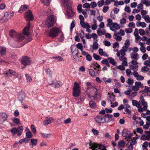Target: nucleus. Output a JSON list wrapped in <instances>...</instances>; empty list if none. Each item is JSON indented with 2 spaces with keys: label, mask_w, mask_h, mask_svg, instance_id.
Returning <instances> with one entry per match:
<instances>
[{
  "label": "nucleus",
  "mask_w": 150,
  "mask_h": 150,
  "mask_svg": "<svg viewBox=\"0 0 150 150\" xmlns=\"http://www.w3.org/2000/svg\"><path fill=\"white\" fill-rule=\"evenodd\" d=\"M86 88L84 89V94L87 95L88 98H90L93 94L94 93V97H95L97 89L95 87L91 84V83L87 82L86 83Z\"/></svg>",
  "instance_id": "nucleus-1"
},
{
  "label": "nucleus",
  "mask_w": 150,
  "mask_h": 150,
  "mask_svg": "<svg viewBox=\"0 0 150 150\" xmlns=\"http://www.w3.org/2000/svg\"><path fill=\"white\" fill-rule=\"evenodd\" d=\"M9 35L11 38L14 39L18 42L21 41L23 40L25 37L24 34L17 33L13 30H11L9 32Z\"/></svg>",
  "instance_id": "nucleus-2"
},
{
  "label": "nucleus",
  "mask_w": 150,
  "mask_h": 150,
  "mask_svg": "<svg viewBox=\"0 0 150 150\" xmlns=\"http://www.w3.org/2000/svg\"><path fill=\"white\" fill-rule=\"evenodd\" d=\"M56 21V17L53 15H51L48 17L45 23V26L49 28L52 26Z\"/></svg>",
  "instance_id": "nucleus-3"
},
{
  "label": "nucleus",
  "mask_w": 150,
  "mask_h": 150,
  "mask_svg": "<svg viewBox=\"0 0 150 150\" xmlns=\"http://www.w3.org/2000/svg\"><path fill=\"white\" fill-rule=\"evenodd\" d=\"M80 86L79 83L75 82L73 88V95L74 97H78L81 93Z\"/></svg>",
  "instance_id": "nucleus-4"
},
{
  "label": "nucleus",
  "mask_w": 150,
  "mask_h": 150,
  "mask_svg": "<svg viewBox=\"0 0 150 150\" xmlns=\"http://www.w3.org/2000/svg\"><path fill=\"white\" fill-rule=\"evenodd\" d=\"M61 32V31L59 28L54 27L49 31L48 35L52 38H54L58 36L59 34Z\"/></svg>",
  "instance_id": "nucleus-5"
},
{
  "label": "nucleus",
  "mask_w": 150,
  "mask_h": 150,
  "mask_svg": "<svg viewBox=\"0 0 150 150\" xmlns=\"http://www.w3.org/2000/svg\"><path fill=\"white\" fill-rule=\"evenodd\" d=\"M89 146H90L89 148L90 149H92V150H107L106 149L105 147L103 145L100 144L99 146L98 149H96L98 146V145L95 143H92L91 141L89 143Z\"/></svg>",
  "instance_id": "nucleus-6"
},
{
  "label": "nucleus",
  "mask_w": 150,
  "mask_h": 150,
  "mask_svg": "<svg viewBox=\"0 0 150 150\" xmlns=\"http://www.w3.org/2000/svg\"><path fill=\"white\" fill-rule=\"evenodd\" d=\"M140 102L142 103V105L143 106V108L141 106H140L139 108H138V111L140 112H143L144 111H146L147 110V103L145 101L142 96L140 100Z\"/></svg>",
  "instance_id": "nucleus-7"
},
{
  "label": "nucleus",
  "mask_w": 150,
  "mask_h": 150,
  "mask_svg": "<svg viewBox=\"0 0 150 150\" xmlns=\"http://www.w3.org/2000/svg\"><path fill=\"white\" fill-rule=\"evenodd\" d=\"M71 4H66L65 7L66 8L67 10H66L67 13L66 14L69 18H70L74 14V13L72 10Z\"/></svg>",
  "instance_id": "nucleus-8"
},
{
  "label": "nucleus",
  "mask_w": 150,
  "mask_h": 150,
  "mask_svg": "<svg viewBox=\"0 0 150 150\" xmlns=\"http://www.w3.org/2000/svg\"><path fill=\"white\" fill-rule=\"evenodd\" d=\"M130 88H132V90L137 91L139 90L140 88H142L143 87V84L140 81H137L135 83V85L134 86H129Z\"/></svg>",
  "instance_id": "nucleus-9"
},
{
  "label": "nucleus",
  "mask_w": 150,
  "mask_h": 150,
  "mask_svg": "<svg viewBox=\"0 0 150 150\" xmlns=\"http://www.w3.org/2000/svg\"><path fill=\"white\" fill-rule=\"evenodd\" d=\"M21 63L24 66V67H22V69L24 68L27 65L30 64L31 62L30 60V58L27 56L23 57L21 60Z\"/></svg>",
  "instance_id": "nucleus-10"
},
{
  "label": "nucleus",
  "mask_w": 150,
  "mask_h": 150,
  "mask_svg": "<svg viewBox=\"0 0 150 150\" xmlns=\"http://www.w3.org/2000/svg\"><path fill=\"white\" fill-rule=\"evenodd\" d=\"M133 134L132 133H130L128 131L126 130H123L122 134V136L125 137L126 139H128L129 140L131 139Z\"/></svg>",
  "instance_id": "nucleus-11"
},
{
  "label": "nucleus",
  "mask_w": 150,
  "mask_h": 150,
  "mask_svg": "<svg viewBox=\"0 0 150 150\" xmlns=\"http://www.w3.org/2000/svg\"><path fill=\"white\" fill-rule=\"evenodd\" d=\"M104 123H108L113 120V116L111 115L105 114L104 116Z\"/></svg>",
  "instance_id": "nucleus-12"
},
{
  "label": "nucleus",
  "mask_w": 150,
  "mask_h": 150,
  "mask_svg": "<svg viewBox=\"0 0 150 150\" xmlns=\"http://www.w3.org/2000/svg\"><path fill=\"white\" fill-rule=\"evenodd\" d=\"M94 119L96 122L99 124H104V116L103 115H98L95 117Z\"/></svg>",
  "instance_id": "nucleus-13"
},
{
  "label": "nucleus",
  "mask_w": 150,
  "mask_h": 150,
  "mask_svg": "<svg viewBox=\"0 0 150 150\" xmlns=\"http://www.w3.org/2000/svg\"><path fill=\"white\" fill-rule=\"evenodd\" d=\"M125 55L120 56H117L119 57V59L121 61H122V65L123 66L126 67L128 66L127 62V59L126 57H125Z\"/></svg>",
  "instance_id": "nucleus-14"
},
{
  "label": "nucleus",
  "mask_w": 150,
  "mask_h": 150,
  "mask_svg": "<svg viewBox=\"0 0 150 150\" xmlns=\"http://www.w3.org/2000/svg\"><path fill=\"white\" fill-rule=\"evenodd\" d=\"M25 97V93L23 91H21L18 94V99L21 102L24 99Z\"/></svg>",
  "instance_id": "nucleus-15"
},
{
  "label": "nucleus",
  "mask_w": 150,
  "mask_h": 150,
  "mask_svg": "<svg viewBox=\"0 0 150 150\" xmlns=\"http://www.w3.org/2000/svg\"><path fill=\"white\" fill-rule=\"evenodd\" d=\"M53 119L51 117H46L45 119L43 121V124L45 126H46L50 124L51 123V122L53 121Z\"/></svg>",
  "instance_id": "nucleus-16"
},
{
  "label": "nucleus",
  "mask_w": 150,
  "mask_h": 150,
  "mask_svg": "<svg viewBox=\"0 0 150 150\" xmlns=\"http://www.w3.org/2000/svg\"><path fill=\"white\" fill-rule=\"evenodd\" d=\"M71 54L73 55V54H75V56H74V58L78 57V50L76 47L75 46H72L71 47Z\"/></svg>",
  "instance_id": "nucleus-17"
},
{
  "label": "nucleus",
  "mask_w": 150,
  "mask_h": 150,
  "mask_svg": "<svg viewBox=\"0 0 150 150\" xmlns=\"http://www.w3.org/2000/svg\"><path fill=\"white\" fill-rule=\"evenodd\" d=\"M25 17L26 20H31L33 18V15L30 11L29 10L26 12Z\"/></svg>",
  "instance_id": "nucleus-18"
},
{
  "label": "nucleus",
  "mask_w": 150,
  "mask_h": 150,
  "mask_svg": "<svg viewBox=\"0 0 150 150\" xmlns=\"http://www.w3.org/2000/svg\"><path fill=\"white\" fill-rule=\"evenodd\" d=\"M30 26V22L28 23V25L27 27H25L23 30V33L24 35H29L30 33L29 32V30Z\"/></svg>",
  "instance_id": "nucleus-19"
},
{
  "label": "nucleus",
  "mask_w": 150,
  "mask_h": 150,
  "mask_svg": "<svg viewBox=\"0 0 150 150\" xmlns=\"http://www.w3.org/2000/svg\"><path fill=\"white\" fill-rule=\"evenodd\" d=\"M5 74L6 75V76H5L6 77L11 76V75L15 76H16L17 77H18V75L15 72L13 71L10 69H9Z\"/></svg>",
  "instance_id": "nucleus-20"
},
{
  "label": "nucleus",
  "mask_w": 150,
  "mask_h": 150,
  "mask_svg": "<svg viewBox=\"0 0 150 150\" xmlns=\"http://www.w3.org/2000/svg\"><path fill=\"white\" fill-rule=\"evenodd\" d=\"M130 57L131 59L133 60H138L139 58L138 54L134 52H132L131 53Z\"/></svg>",
  "instance_id": "nucleus-21"
},
{
  "label": "nucleus",
  "mask_w": 150,
  "mask_h": 150,
  "mask_svg": "<svg viewBox=\"0 0 150 150\" xmlns=\"http://www.w3.org/2000/svg\"><path fill=\"white\" fill-rule=\"evenodd\" d=\"M14 13L13 11L6 12L5 13L4 15L8 19L11 18L14 15Z\"/></svg>",
  "instance_id": "nucleus-22"
},
{
  "label": "nucleus",
  "mask_w": 150,
  "mask_h": 150,
  "mask_svg": "<svg viewBox=\"0 0 150 150\" xmlns=\"http://www.w3.org/2000/svg\"><path fill=\"white\" fill-rule=\"evenodd\" d=\"M90 67L93 68L95 70H96L97 69L98 71H99L100 70V66L97 62L93 63L92 65Z\"/></svg>",
  "instance_id": "nucleus-23"
},
{
  "label": "nucleus",
  "mask_w": 150,
  "mask_h": 150,
  "mask_svg": "<svg viewBox=\"0 0 150 150\" xmlns=\"http://www.w3.org/2000/svg\"><path fill=\"white\" fill-rule=\"evenodd\" d=\"M98 41V40H96L95 41H93V45L92 46H91V47H92V49H93V50H91L92 51H93V50H97L98 49L99 45L97 42Z\"/></svg>",
  "instance_id": "nucleus-24"
},
{
  "label": "nucleus",
  "mask_w": 150,
  "mask_h": 150,
  "mask_svg": "<svg viewBox=\"0 0 150 150\" xmlns=\"http://www.w3.org/2000/svg\"><path fill=\"white\" fill-rule=\"evenodd\" d=\"M134 35L135 36V39L137 41L139 40V39L141 38V37L139 35V30L137 28H135Z\"/></svg>",
  "instance_id": "nucleus-25"
},
{
  "label": "nucleus",
  "mask_w": 150,
  "mask_h": 150,
  "mask_svg": "<svg viewBox=\"0 0 150 150\" xmlns=\"http://www.w3.org/2000/svg\"><path fill=\"white\" fill-rule=\"evenodd\" d=\"M111 27V28L110 29L113 31L115 30H118L120 28V27L119 25L116 23H113Z\"/></svg>",
  "instance_id": "nucleus-26"
},
{
  "label": "nucleus",
  "mask_w": 150,
  "mask_h": 150,
  "mask_svg": "<svg viewBox=\"0 0 150 150\" xmlns=\"http://www.w3.org/2000/svg\"><path fill=\"white\" fill-rule=\"evenodd\" d=\"M136 25L137 27L141 26L142 28H144L146 26V24L144 22H140L139 21H137L136 23Z\"/></svg>",
  "instance_id": "nucleus-27"
},
{
  "label": "nucleus",
  "mask_w": 150,
  "mask_h": 150,
  "mask_svg": "<svg viewBox=\"0 0 150 150\" xmlns=\"http://www.w3.org/2000/svg\"><path fill=\"white\" fill-rule=\"evenodd\" d=\"M23 130V128L22 126H19L17 128L16 134L20 136Z\"/></svg>",
  "instance_id": "nucleus-28"
},
{
  "label": "nucleus",
  "mask_w": 150,
  "mask_h": 150,
  "mask_svg": "<svg viewBox=\"0 0 150 150\" xmlns=\"http://www.w3.org/2000/svg\"><path fill=\"white\" fill-rule=\"evenodd\" d=\"M49 83L50 85H54V86H53L56 87L57 88H59L62 85L60 82L59 81H57L56 82L54 81L52 83Z\"/></svg>",
  "instance_id": "nucleus-29"
},
{
  "label": "nucleus",
  "mask_w": 150,
  "mask_h": 150,
  "mask_svg": "<svg viewBox=\"0 0 150 150\" xmlns=\"http://www.w3.org/2000/svg\"><path fill=\"white\" fill-rule=\"evenodd\" d=\"M98 51L99 54L101 56H103L105 57H107L108 56L107 53L105 52H104L103 49L101 48H100Z\"/></svg>",
  "instance_id": "nucleus-30"
},
{
  "label": "nucleus",
  "mask_w": 150,
  "mask_h": 150,
  "mask_svg": "<svg viewBox=\"0 0 150 150\" xmlns=\"http://www.w3.org/2000/svg\"><path fill=\"white\" fill-rule=\"evenodd\" d=\"M81 25L84 28H90L91 26L88 23H85L84 22H82L80 23Z\"/></svg>",
  "instance_id": "nucleus-31"
},
{
  "label": "nucleus",
  "mask_w": 150,
  "mask_h": 150,
  "mask_svg": "<svg viewBox=\"0 0 150 150\" xmlns=\"http://www.w3.org/2000/svg\"><path fill=\"white\" fill-rule=\"evenodd\" d=\"M118 35L119 34L117 33H115L113 35V37L117 41H120L121 40L122 38L121 36Z\"/></svg>",
  "instance_id": "nucleus-32"
},
{
  "label": "nucleus",
  "mask_w": 150,
  "mask_h": 150,
  "mask_svg": "<svg viewBox=\"0 0 150 150\" xmlns=\"http://www.w3.org/2000/svg\"><path fill=\"white\" fill-rule=\"evenodd\" d=\"M139 44L141 46L140 48V50L143 53H145L146 51V49L144 46V43L142 42H139Z\"/></svg>",
  "instance_id": "nucleus-33"
},
{
  "label": "nucleus",
  "mask_w": 150,
  "mask_h": 150,
  "mask_svg": "<svg viewBox=\"0 0 150 150\" xmlns=\"http://www.w3.org/2000/svg\"><path fill=\"white\" fill-rule=\"evenodd\" d=\"M99 71H97V72L96 73L95 71L92 69H89V74L91 76L94 77L95 76H97L98 74Z\"/></svg>",
  "instance_id": "nucleus-34"
},
{
  "label": "nucleus",
  "mask_w": 150,
  "mask_h": 150,
  "mask_svg": "<svg viewBox=\"0 0 150 150\" xmlns=\"http://www.w3.org/2000/svg\"><path fill=\"white\" fill-rule=\"evenodd\" d=\"M6 48L4 47H0V54L2 56L4 55L6 52Z\"/></svg>",
  "instance_id": "nucleus-35"
},
{
  "label": "nucleus",
  "mask_w": 150,
  "mask_h": 150,
  "mask_svg": "<svg viewBox=\"0 0 150 150\" xmlns=\"http://www.w3.org/2000/svg\"><path fill=\"white\" fill-rule=\"evenodd\" d=\"M7 117V115L6 113H2L1 115V119L0 120L1 121L3 122H4L6 120Z\"/></svg>",
  "instance_id": "nucleus-36"
},
{
  "label": "nucleus",
  "mask_w": 150,
  "mask_h": 150,
  "mask_svg": "<svg viewBox=\"0 0 150 150\" xmlns=\"http://www.w3.org/2000/svg\"><path fill=\"white\" fill-rule=\"evenodd\" d=\"M132 103L133 106H136V107H137L138 108H139L140 105L139 103L138 102L137 100H132Z\"/></svg>",
  "instance_id": "nucleus-37"
},
{
  "label": "nucleus",
  "mask_w": 150,
  "mask_h": 150,
  "mask_svg": "<svg viewBox=\"0 0 150 150\" xmlns=\"http://www.w3.org/2000/svg\"><path fill=\"white\" fill-rule=\"evenodd\" d=\"M27 8V6L26 5L22 6L20 8L18 12L21 13L22 12L25 10Z\"/></svg>",
  "instance_id": "nucleus-38"
},
{
  "label": "nucleus",
  "mask_w": 150,
  "mask_h": 150,
  "mask_svg": "<svg viewBox=\"0 0 150 150\" xmlns=\"http://www.w3.org/2000/svg\"><path fill=\"white\" fill-rule=\"evenodd\" d=\"M108 22V23L106 25V26L108 27H109L110 29L111 28V26L112 25L113 23L112 22V20L110 18H108L107 20Z\"/></svg>",
  "instance_id": "nucleus-39"
},
{
  "label": "nucleus",
  "mask_w": 150,
  "mask_h": 150,
  "mask_svg": "<svg viewBox=\"0 0 150 150\" xmlns=\"http://www.w3.org/2000/svg\"><path fill=\"white\" fill-rule=\"evenodd\" d=\"M126 52L123 50L121 49L119 52H117V56H120L125 55Z\"/></svg>",
  "instance_id": "nucleus-40"
},
{
  "label": "nucleus",
  "mask_w": 150,
  "mask_h": 150,
  "mask_svg": "<svg viewBox=\"0 0 150 150\" xmlns=\"http://www.w3.org/2000/svg\"><path fill=\"white\" fill-rule=\"evenodd\" d=\"M129 68L133 70L134 72L136 71L138 69V65H130L129 66Z\"/></svg>",
  "instance_id": "nucleus-41"
},
{
  "label": "nucleus",
  "mask_w": 150,
  "mask_h": 150,
  "mask_svg": "<svg viewBox=\"0 0 150 150\" xmlns=\"http://www.w3.org/2000/svg\"><path fill=\"white\" fill-rule=\"evenodd\" d=\"M141 3L145 4L147 6H150V1L149 0H141Z\"/></svg>",
  "instance_id": "nucleus-42"
},
{
  "label": "nucleus",
  "mask_w": 150,
  "mask_h": 150,
  "mask_svg": "<svg viewBox=\"0 0 150 150\" xmlns=\"http://www.w3.org/2000/svg\"><path fill=\"white\" fill-rule=\"evenodd\" d=\"M142 18L144 19L145 21L147 23H150V18L148 15H146L144 16H142Z\"/></svg>",
  "instance_id": "nucleus-43"
},
{
  "label": "nucleus",
  "mask_w": 150,
  "mask_h": 150,
  "mask_svg": "<svg viewBox=\"0 0 150 150\" xmlns=\"http://www.w3.org/2000/svg\"><path fill=\"white\" fill-rule=\"evenodd\" d=\"M89 105L92 108H94L96 107V103L92 100H91L90 101Z\"/></svg>",
  "instance_id": "nucleus-44"
},
{
  "label": "nucleus",
  "mask_w": 150,
  "mask_h": 150,
  "mask_svg": "<svg viewBox=\"0 0 150 150\" xmlns=\"http://www.w3.org/2000/svg\"><path fill=\"white\" fill-rule=\"evenodd\" d=\"M8 19L4 16L0 19V23H5L7 22Z\"/></svg>",
  "instance_id": "nucleus-45"
},
{
  "label": "nucleus",
  "mask_w": 150,
  "mask_h": 150,
  "mask_svg": "<svg viewBox=\"0 0 150 150\" xmlns=\"http://www.w3.org/2000/svg\"><path fill=\"white\" fill-rule=\"evenodd\" d=\"M108 60L110 63L113 65H114L116 63L115 62L114 59L112 57L108 58Z\"/></svg>",
  "instance_id": "nucleus-46"
},
{
  "label": "nucleus",
  "mask_w": 150,
  "mask_h": 150,
  "mask_svg": "<svg viewBox=\"0 0 150 150\" xmlns=\"http://www.w3.org/2000/svg\"><path fill=\"white\" fill-rule=\"evenodd\" d=\"M101 63L103 64H105L108 67H110L109 64L108 60L104 59L101 61Z\"/></svg>",
  "instance_id": "nucleus-47"
},
{
  "label": "nucleus",
  "mask_w": 150,
  "mask_h": 150,
  "mask_svg": "<svg viewBox=\"0 0 150 150\" xmlns=\"http://www.w3.org/2000/svg\"><path fill=\"white\" fill-rule=\"evenodd\" d=\"M93 56L94 58L96 60H100L101 59V57L97 55L96 54H93Z\"/></svg>",
  "instance_id": "nucleus-48"
},
{
  "label": "nucleus",
  "mask_w": 150,
  "mask_h": 150,
  "mask_svg": "<svg viewBox=\"0 0 150 150\" xmlns=\"http://www.w3.org/2000/svg\"><path fill=\"white\" fill-rule=\"evenodd\" d=\"M137 93V92L132 93H131L130 94V95L129 96V98L130 99H132L136 96Z\"/></svg>",
  "instance_id": "nucleus-49"
},
{
  "label": "nucleus",
  "mask_w": 150,
  "mask_h": 150,
  "mask_svg": "<svg viewBox=\"0 0 150 150\" xmlns=\"http://www.w3.org/2000/svg\"><path fill=\"white\" fill-rule=\"evenodd\" d=\"M41 136L45 138H48L49 137L51 134H46L43 133H41Z\"/></svg>",
  "instance_id": "nucleus-50"
},
{
  "label": "nucleus",
  "mask_w": 150,
  "mask_h": 150,
  "mask_svg": "<svg viewBox=\"0 0 150 150\" xmlns=\"http://www.w3.org/2000/svg\"><path fill=\"white\" fill-rule=\"evenodd\" d=\"M76 47L77 49L80 50L81 51H82L83 50V46L81 43H78L76 45Z\"/></svg>",
  "instance_id": "nucleus-51"
},
{
  "label": "nucleus",
  "mask_w": 150,
  "mask_h": 150,
  "mask_svg": "<svg viewBox=\"0 0 150 150\" xmlns=\"http://www.w3.org/2000/svg\"><path fill=\"white\" fill-rule=\"evenodd\" d=\"M40 1L44 5H48L50 4V0H40Z\"/></svg>",
  "instance_id": "nucleus-52"
},
{
  "label": "nucleus",
  "mask_w": 150,
  "mask_h": 150,
  "mask_svg": "<svg viewBox=\"0 0 150 150\" xmlns=\"http://www.w3.org/2000/svg\"><path fill=\"white\" fill-rule=\"evenodd\" d=\"M128 27L129 28L132 29L135 28V24L133 22H131L128 24Z\"/></svg>",
  "instance_id": "nucleus-53"
},
{
  "label": "nucleus",
  "mask_w": 150,
  "mask_h": 150,
  "mask_svg": "<svg viewBox=\"0 0 150 150\" xmlns=\"http://www.w3.org/2000/svg\"><path fill=\"white\" fill-rule=\"evenodd\" d=\"M110 101L111 102V103L112 104V102L115 100V96L112 94L110 96Z\"/></svg>",
  "instance_id": "nucleus-54"
},
{
  "label": "nucleus",
  "mask_w": 150,
  "mask_h": 150,
  "mask_svg": "<svg viewBox=\"0 0 150 150\" xmlns=\"http://www.w3.org/2000/svg\"><path fill=\"white\" fill-rule=\"evenodd\" d=\"M16 130L17 128L14 127L11 129L10 130V132H11L12 134L14 135L16 134Z\"/></svg>",
  "instance_id": "nucleus-55"
},
{
  "label": "nucleus",
  "mask_w": 150,
  "mask_h": 150,
  "mask_svg": "<svg viewBox=\"0 0 150 150\" xmlns=\"http://www.w3.org/2000/svg\"><path fill=\"white\" fill-rule=\"evenodd\" d=\"M82 5L81 4H79L77 7V10L79 13L82 12Z\"/></svg>",
  "instance_id": "nucleus-56"
},
{
  "label": "nucleus",
  "mask_w": 150,
  "mask_h": 150,
  "mask_svg": "<svg viewBox=\"0 0 150 150\" xmlns=\"http://www.w3.org/2000/svg\"><path fill=\"white\" fill-rule=\"evenodd\" d=\"M79 36L81 39L84 38V33L83 31L82 30H80L79 33Z\"/></svg>",
  "instance_id": "nucleus-57"
},
{
  "label": "nucleus",
  "mask_w": 150,
  "mask_h": 150,
  "mask_svg": "<svg viewBox=\"0 0 150 150\" xmlns=\"http://www.w3.org/2000/svg\"><path fill=\"white\" fill-rule=\"evenodd\" d=\"M127 83L129 84L132 85L134 83V81L131 78H129L127 81Z\"/></svg>",
  "instance_id": "nucleus-58"
},
{
  "label": "nucleus",
  "mask_w": 150,
  "mask_h": 150,
  "mask_svg": "<svg viewBox=\"0 0 150 150\" xmlns=\"http://www.w3.org/2000/svg\"><path fill=\"white\" fill-rule=\"evenodd\" d=\"M119 146L121 147H124L125 144V143L124 141H120L118 142Z\"/></svg>",
  "instance_id": "nucleus-59"
},
{
  "label": "nucleus",
  "mask_w": 150,
  "mask_h": 150,
  "mask_svg": "<svg viewBox=\"0 0 150 150\" xmlns=\"http://www.w3.org/2000/svg\"><path fill=\"white\" fill-rule=\"evenodd\" d=\"M62 1L65 4V6H66V4H72V2L69 0H63Z\"/></svg>",
  "instance_id": "nucleus-60"
},
{
  "label": "nucleus",
  "mask_w": 150,
  "mask_h": 150,
  "mask_svg": "<svg viewBox=\"0 0 150 150\" xmlns=\"http://www.w3.org/2000/svg\"><path fill=\"white\" fill-rule=\"evenodd\" d=\"M149 68L146 66H145L142 68L141 71L142 72H146L149 71Z\"/></svg>",
  "instance_id": "nucleus-61"
},
{
  "label": "nucleus",
  "mask_w": 150,
  "mask_h": 150,
  "mask_svg": "<svg viewBox=\"0 0 150 150\" xmlns=\"http://www.w3.org/2000/svg\"><path fill=\"white\" fill-rule=\"evenodd\" d=\"M31 142L33 145L36 146L37 143V140L34 139H31Z\"/></svg>",
  "instance_id": "nucleus-62"
},
{
  "label": "nucleus",
  "mask_w": 150,
  "mask_h": 150,
  "mask_svg": "<svg viewBox=\"0 0 150 150\" xmlns=\"http://www.w3.org/2000/svg\"><path fill=\"white\" fill-rule=\"evenodd\" d=\"M139 33L141 35H145V32L144 29H140L139 30Z\"/></svg>",
  "instance_id": "nucleus-63"
},
{
  "label": "nucleus",
  "mask_w": 150,
  "mask_h": 150,
  "mask_svg": "<svg viewBox=\"0 0 150 150\" xmlns=\"http://www.w3.org/2000/svg\"><path fill=\"white\" fill-rule=\"evenodd\" d=\"M144 64L145 65V66L146 67H150V62L149 60H146L144 61Z\"/></svg>",
  "instance_id": "nucleus-64"
}]
</instances>
